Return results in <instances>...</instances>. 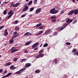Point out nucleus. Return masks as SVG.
Instances as JSON below:
<instances>
[{
  "instance_id": "obj_1",
  "label": "nucleus",
  "mask_w": 78,
  "mask_h": 78,
  "mask_svg": "<svg viewBox=\"0 0 78 78\" xmlns=\"http://www.w3.org/2000/svg\"><path fill=\"white\" fill-rule=\"evenodd\" d=\"M59 12V10H56V9L55 8H53L50 11V12L51 14H57L58 12Z\"/></svg>"
},
{
  "instance_id": "obj_2",
  "label": "nucleus",
  "mask_w": 78,
  "mask_h": 78,
  "mask_svg": "<svg viewBox=\"0 0 78 78\" xmlns=\"http://www.w3.org/2000/svg\"><path fill=\"white\" fill-rule=\"evenodd\" d=\"M14 4V2H12V4L10 5V7H11V6H12V7H14L15 8H16V7H17V6H19V5H20V4H19V3H17L15 4Z\"/></svg>"
},
{
  "instance_id": "obj_3",
  "label": "nucleus",
  "mask_w": 78,
  "mask_h": 78,
  "mask_svg": "<svg viewBox=\"0 0 78 78\" xmlns=\"http://www.w3.org/2000/svg\"><path fill=\"white\" fill-rule=\"evenodd\" d=\"M26 70V68H23L19 70V71H18L16 72V74H20V73H22V72L24 70Z\"/></svg>"
},
{
  "instance_id": "obj_4",
  "label": "nucleus",
  "mask_w": 78,
  "mask_h": 78,
  "mask_svg": "<svg viewBox=\"0 0 78 78\" xmlns=\"http://www.w3.org/2000/svg\"><path fill=\"white\" fill-rule=\"evenodd\" d=\"M44 54L40 53L38 55L36 56V58H39V57L40 58H42V57H44Z\"/></svg>"
},
{
  "instance_id": "obj_5",
  "label": "nucleus",
  "mask_w": 78,
  "mask_h": 78,
  "mask_svg": "<svg viewBox=\"0 0 78 78\" xmlns=\"http://www.w3.org/2000/svg\"><path fill=\"white\" fill-rule=\"evenodd\" d=\"M12 50L11 53H14V52H16V51H18V49H16V48L15 47H13L12 48Z\"/></svg>"
},
{
  "instance_id": "obj_6",
  "label": "nucleus",
  "mask_w": 78,
  "mask_h": 78,
  "mask_svg": "<svg viewBox=\"0 0 78 78\" xmlns=\"http://www.w3.org/2000/svg\"><path fill=\"white\" fill-rule=\"evenodd\" d=\"M51 30L50 29L46 31L43 34V35H45V34H48L50 32H51Z\"/></svg>"
},
{
  "instance_id": "obj_7",
  "label": "nucleus",
  "mask_w": 78,
  "mask_h": 78,
  "mask_svg": "<svg viewBox=\"0 0 78 78\" xmlns=\"http://www.w3.org/2000/svg\"><path fill=\"white\" fill-rule=\"evenodd\" d=\"M66 22L67 23H65L63 25V27L65 28H66V27H67V25L69 24V19H68L66 21Z\"/></svg>"
},
{
  "instance_id": "obj_8",
  "label": "nucleus",
  "mask_w": 78,
  "mask_h": 78,
  "mask_svg": "<svg viewBox=\"0 0 78 78\" xmlns=\"http://www.w3.org/2000/svg\"><path fill=\"white\" fill-rule=\"evenodd\" d=\"M38 44H39V42L36 43L34 44L32 46V49H34V48Z\"/></svg>"
},
{
  "instance_id": "obj_9",
  "label": "nucleus",
  "mask_w": 78,
  "mask_h": 78,
  "mask_svg": "<svg viewBox=\"0 0 78 78\" xmlns=\"http://www.w3.org/2000/svg\"><path fill=\"white\" fill-rule=\"evenodd\" d=\"M24 36H32V34L30 32H27L26 33H25L24 34Z\"/></svg>"
},
{
  "instance_id": "obj_10",
  "label": "nucleus",
  "mask_w": 78,
  "mask_h": 78,
  "mask_svg": "<svg viewBox=\"0 0 78 78\" xmlns=\"http://www.w3.org/2000/svg\"><path fill=\"white\" fill-rule=\"evenodd\" d=\"M28 6H26L24 7V9L22 11L23 12H25V11H28Z\"/></svg>"
},
{
  "instance_id": "obj_11",
  "label": "nucleus",
  "mask_w": 78,
  "mask_h": 78,
  "mask_svg": "<svg viewBox=\"0 0 78 78\" xmlns=\"http://www.w3.org/2000/svg\"><path fill=\"white\" fill-rule=\"evenodd\" d=\"M35 11L36 14H38V13H39V12L41 11V8H40L37 9Z\"/></svg>"
},
{
  "instance_id": "obj_12",
  "label": "nucleus",
  "mask_w": 78,
  "mask_h": 78,
  "mask_svg": "<svg viewBox=\"0 0 78 78\" xmlns=\"http://www.w3.org/2000/svg\"><path fill=\"white\" fill-rule=\"evenodd\" d=\"M44 32V31L43 30H40V31L39 32L36 34V36H38V35H40V34H42Z\"/></svg>"
},
{
  "instance_id": "obj_13",
  "label": "nucleus",
  "mask_w": 78,
  "mask_h": 78,
  "mask_svg": "<svg viewBox=\"0 0 78 78\" xmlns=\"http://www.w3.org/2000/svg\"><path fill=\"white\" fill-rule=\"evenodd\" d=\"M31 66V63H27L25 65V67H30Z\"/></svg>"
},
{
  "instance_id": "obj_14",
  "label": "nucleus",
  "mask_w": 78,
  "mask_h": 78,
  "mask_svg": "<svg viewBox=\"0 0 78 78\" xmlns=\"http://www.w3.org/2000/svg\"><path fill=\"white\" fill-rule=\"evenodd\" d=\"M10 69L11 70H14L15 69H16V67L14 66V65H12L10 67Z\"/></svg>"
},
{
  "instance_id": "obj_15",
  "label": "nucleus",
  "mask_w": 78,
  "mask_h": 78,
  "mask_svg": "<svg viewBox=\"0 0 78 78\" xmlns=\"http://www.w3.org/2000/svg\"><path fill=\"white\" fill-rule=\"evenodd\" d=\"M74 13V14L75 15H76L77 14H78V10H76L75 9L74 10H73Z\"/></svg>"
},
{
  "instance_id": "obj_16",
  "label": "nucleus",
  "mask_w": 78,
  "mask_h": 78,
  "mask_svg": "<svg viewBox=\"0 0 78 78\" xmlns=\"http://www.w3.org/2000/svg\"><path fill=\"white\" fill-rule=\"evenodd\" d=\"M32 42V41H29V42H28L26 43L25 44V45L26 46L28 45H29V44H31V43Z\"/></svg>"
},
{
  "instance_id": "obj_17",
  "label": "nucleus",
  "mask_w": 78,
  "mask_h": 78,
  "mask_svg": "<svg viewBox=\"0 0 78 78\" xmlns=\"http://www.w3.org/2000/svg\"><path fill=\"white\" fill-rule=\"evenodd\" d=\"M73 14H74L73 10L70 11L69 13V15H72Z\"/></svg>"
},
{
  "instance_id": "obj_18",
  "label": "nucleus",
  "mask_w": 78,
  "mask_h": 78,
  "mask_svg": "<svg viewBox=\"0 0 78 78\" xmlns=\"http://www.w3.org/2000/svg\"><path fill=\"white\" fill-rule=\"evenodd\" d=\"M13 39L12 38H11V39L9 41V44H12V43H13V42H14V40H13Z\"/></svg>"
},
{
  "instance_id": "obj_19",
  "label": "nucleus",
  "mask_w": 78,
  "mask_h": 78,
  "mask_svg": "<svg viewBox=\"0 0 78 78\" xmlns=\"http://www.w3.org/2000/svg\"><path fill=\"white\" fill-rule=\"evenodd\" d=\"M12 74V73H8L7 75H5V76H6V77H8V76H9L11 75Z\"/></svg>"
},
{
  "instance_id": "obj_20",
  "label": "nucleus",
  "mask_w": 78,
  "mask_h": 78,
  "mask_svg": "<svg viewBox=\"0 0 78 78\" xmlns=\"http://www.w3.org/2000/svg\"><path fill=\"white\" fill-rule=\"evenodd\" d=\"M11 14H13V12H12V10H11L8 13V15H11Z\"/></svg>"
},
{
  "instance_id": "obj_21",
  "label": "nucleus",
  "mask_w": 78,
  "mask_h": 78,
  "mask_svg": "<svg viewBox=\"0 0 78 78\" xmlns=\"http://www.w3.org/2000/svg\"><path fill=\"white\" fill-rule=\"evenodd\" d=\"M34 9V7H32L30 8V10H29L30 12H31Z\"/></svg>"
},
{
  "instance_id": "obj_22",
  "label": "nucleus",
  "mask_w": 78,
  "mask_h": 78,
  "mask_svg": "<svg viewBox=\"0 0 78 78\" xmlns=\"http://www.w3.org/2000/svg\"><path fill=\"white\" fill-rule=\"evenodd\" d=\"M76 51H77V50L76 49L74 48V49H73L72 51V53H73H73H75V52H76Z\"/></svg>"
},
{
  "instance_id": "obj_23",
  "label": "nucleus",
  "mask_w": 78,
  "mask_h": 78,
  "mask_svg": "<svg viewBox=\"0 0 78 78\" xmlns=\"http://www.w3.org/2000/svg\"><path fill=\"white\" fill-rule=\"evenodd\" d=\"M14 24H17L19 23V21L18 20H16L14 21Z\"/></svg>"
},
{
  "instance_id": "obj_24",
  "label": "nucleus",
  "mask_w": 78,
  "mask_h": 78,
  "mask_svg": "<svg viewBox=\"0 0 78 78\" xmlns=\"http://www.w3.org/2000/svg\"><path fill=\"white\" fill-rule=\"evenodd\" d=\"M6 12H7V9H5V10H4L3 12V14H4V15H6Z\"/></svg>"
},
{
  "instance_id": "obj_25",
  "label": "nucleus",
  "mask_w": 78,
  "mask_h": 78,
  "mask_svg": "<svg viewBox=\"0 0 78 78\" xmlns=\"http://www.w3.org/2000/svg\"><path fill=\"white\" fill-rule=\"evenodd\" d=\"M12 14L9 15L7 18V19H10V18L12 17Z\"/></svg>"
},
{
  "instance_id": "obj_26",
  "label": "nucleus",
  "mask_w": 78,
  "mask_h": 78,
  "mask_svg": "<svg viewBox=\"0 0 78 78\" xmlns=\"http://www.w3.org/2000/svg\"><path fill=\"white\" fill-rule=\"evenodd\" d=\"M26 59L25 58H23L21 60V61H20V62H23L24 61H26Z\"/></svg>"
},
{
  "instance_id": "obj_27",
  "label": "nucleus",
  "mask_w": 78,
  "mask_h": 78,
  "mask_svg": "<svg viewBox=\"0 0 78 78\" xmlns=\"http://www.w3.org/2000/svg\"><path fill=\"white\" fill-rule=\"evenodd\" d=\"M32 2H33V1L32 0L30 1L28 3V6H30V5H31V4H32Z\"/></svg>"
},
{
  "instance_id": "obj_28",
  "label": "nucleus",
  "mask_w": 78,
  "mask_h": 78,
  "mask_svg": "<svg viewBox=\"0 0 78 78\" xmlns=\"http://www.w3.org/2000/svg\"><path fill=\"white\" fill-rule=\"evenodd\" d=\"M48 46V44L47 43H45L43 45L44 47H47Z\"/></svg>"
},
{
  "instance_id": "obj_29",
  "label": "nucleus",
  "mask_w": 78,
  "mask_h": 78,
  "mask_svg": "<svg viewBox=\"0 0 78 78\" xmlns=\"http://www.w3.org/2000/svg\"><path fill=\"white\" fill-rule=\"evenodd\" d=\"M15 29L16 31H18L19 30V27H15Z\"/></svg>"
},
{
  "instance_id": "obj_30",
  "label": "nucleus",
  "mask_w": 78,
  "mask_h": 78,
  "mask_svg": "<svg viewBox=\"0 0 78 78\" xmlns=\"http://www.w3.org/2000/svg\"><path fill=\"white\" fill-rule=\"evenodd\" d=\"M34 5H36L37 4V0H34Z\"/></svg>"
},
{
  "instance_id": "obj_31",
  "label": "nucleus",
  "mask_w": 78,
  "mask_h": 78,
  "mask_svg": "<svg viewBox=\"0 0 78 78\" xmlns=\"http://www.w3.org/2000/svg\"><path fill=\"white\" fill-rule=\"evenodd\" d=\"M35 73H40V71L38 70H37L35 71Z\"/></svg>"
},
{
  "instance_id": "obj_32",
  "label": "nucleus",
  "mask_w": 78,
  "mask_h": 78,
  "mask_svg": "<svg viewBox=\"0 0 78 78\" xmlns=\"http://www.w3.org/2000/svg\"><path fill=\"white\" fill-rule=\"evenodd\" d=\"M73 21V20H70V19H69V23H70L72 22Z\"/></svg>"
},
{
  "instance_id": "obj_33",
  "label": "nucleus",
  "mask_w": 78,
  "mask_h": 78,
  "mask_svg": "<svg viewBox=\"0 0 78 78\" xmlns=\"http://www.w3.org/2000/svg\"><path fill=\"white\" fill-rule=\"evenodd\" d=\"M55 18H56V17L55 16H52L51 18V19H55Z\"/></svg>"
},
{
  "instance_id": "obj_34",
  "label": "nucleus",
  "mask_w": 78,
  "mask_h": 78,
  "mask_svg": "<svg viewBox=\"0 0 78 78\" xmlns=\"http://www.w3.org/2000/svg\"><path fill=\"white\" fill-rule=\"evenodd\" d=\"M43 51L44 50H43V49H41L40 51H39V53H42Z\"/></svg>"
},
{
  "instance_id": "obj_35",
  "label": "nucleus",
  "mask_w": 78,
  "mask_h": 78,
  "mask_svg": "<svg viewBox=\"0 0 78 78\" xmlns=\"http://www.w3.org/2000/svg\"><path fill=\"white\" fill-rule=\"evenodd\" d=\"M27 13L23 15H22L21 16V17H25V16H27Z\"/></svg>"
},
{
  "instance_id": "obj_36",
  "label": "nucleus",
  "mask_w": 78,
  "mask_h": 78,
  "mask_svg": "<svg viewBox=\"0 0 78 78\" xmlns=\"http://www.w3.org/2000/svg\"><path fill=\"white\" fill-rule=\"evenodd\" d=\"M52 22H53V23L56 22V20L54 19L52 20Z\"/></svg>"
},
{
  "instance_id": "obj_37",
  "label": "nucleus",
  "mask_w": 78,
  "mask_h": 78,
  "mask_svg": "<svg viewBox=\"0 0 78 78\" xmlns=\"http://www.w3.org/2000/svg\"><path fill=\"white\" fill-rule=\"evenodd\" d=\"M11 63L9 62L7 63V64H6V66H9L11 65Z\"/></svg>"
},
{
  "instance_id": "obj_38",
  "label": "nucleus",
  "mask_w": 78,
  "mask_h": 78,
  "mask_svg": "<svg viewBox=\"0 0 78 78\" xmlns=\"http://www.w3.org/2000/svg\"><path fill=\"white\" fill-rule=\"evenodd\" d=\"M73 55H77L78 56V52L77 51V52H75L74 53Z\"/></svg>"
},
{
  "instance_id": "obj_39",
  "label": "nucleus",
  "mask_w": 78,
  "mask_h": 78,
  "mask_svg": "<svg viewBox=\"0 0 78 78\" xmlns=\"http://www.w3.org/2000/svg\"><path fill=\"white\" fill-rule=\"evenodd\" d=\"M16 37H17L16 35H15L14 36H13L12 38V39H14V38H16Z\"/></svg>"
},
{
  "instance_id": "obj_40",
  "label": "nucleus",
  "mask_w": 78,
  "mask_h": 78,
  "mask_svg": "<svg viewBox=\"0 0 78 78\" xmlns=\"http://www.w3.org/2000/svg\"><path fill=\"white\" fill-rule=\"evenodd\" d=\"M43 28H44V27L41 26L39 27V29H40V30H42Z\"/></svg>"
},
{
  "instance_id": "obj_41",
  "label": "nucleus",
  "mask_w": 78,
  "mask_h": 78,
  "mask_svg": "<svg viewBox=\"0 0 78 78\" xmlns=\"http://www.w3.org/2000/svg\"><path fill=\"white\" fill-rule=\"evenodd\" d=\"M55 64H57L58 63V60L57 59H55Z\"/></svg>"
},
{
  "instance_id": "obj_42",
  "label": "nucleus",
  "mask_w": 78,
  "mask_h": 78,
  "mask_svg": "<svg viewBox=\"0 0 78 78\" xmlns=\"http://www.w3.org/2000/svg\"><path fill=\"white\" fill-rule=\"evenodd\" d=\"M64 27L63 26H62L60 28V29L61 30H63V29H64Z\"/></svg>"
},
{
  "instance_id": "obj_43",
  "label": "nucleus",
  "mask_w": 78,
  "mask_h": 78,
  "mask_svg": "<svg viewBox=\"0 0 78 78\" xmlns=\"http://www.w3.org/2000/svg\"><path fill=\"white\" fill-rule=\"evenodd\" d=\"M4 28V26H2L0 27V30H2V29L3 28Z\"/></svg>"
},
{
  "instance_id": "obj_44",
  "label": "nucleus",
  "mask_w": 78,
  "mask_h": 78,
  "mask_svg": "<svg viewBox=\"0 0 78 78\" xmlns=\"http://www.w3.org/2000/svg\"><path fill=\"white\" fill-rule=\"evenodd\" d=\"M4 34L5 36H7L8 34V32H5Z\"/></svg>"
},
{
  "instance_id": "obj_45",
  "label": "nucleus",
  "mask_w": 78,
  "mask_h": 78,
  "mask_svg": "<svg viewBox=\"0 0 78 78\" xmlns=\"http://www.w3.org/2000/svg\"><path fill=\"white\" fill-rule=\"evenodd\" d=\"M17 31H15L14 32L13 34V35H16V34H17Z\"/></svg>"
},
{
  "instance_id": "obj_46",
  "label": "nucleus",
  "mask_w": 78,
  "mask_h": 78,
  "mask_svg": "<svg viewBox=\"0 0 78 78\" xmlns=\"http://www.w3.org/2000/svg\"><path fill=\"white\" fill-rule=\"evenodd\" d=\"M76 22H77V20H76L74 22H73V23H75Z\"/></svg>"
},
{
  "instance_id": "obj_47",
  "label": "nucleus",
  "mask_w": 78,
  "mask_h": 78,
  "mask_svg": "<svg viewBox=\"0 0 78 78\" xmlns=\"http://www.w3.org/2000/svg\"><path fill=\"white\" fill-rule=\"evenodd\" d=\"M40 26H39V24H37V25H36V28H38V27H39Z\"/></svg>"
},
{
  "instance_id": "obj_48",
  "label": "nucleus",
  "mask_w": 78,
  "mask_h": 78,
  "mask_svg": "<svg viewBox=\"0 0 78 78\" xmlns=\"http://www.w3.org/2000/svg\"><path fill=\"white\" fill-rule=\"evenodd\" d=\"M15 35H16V37H18V36H19V35H20V34H19V33H18V34Z\"/></svg>"
},
{
  "instance_id": "obj_49",
  "label": "nucleus",
  "mask_w": 78,
  "mask_h": 78,
  "mask_svg": "<svg viewBox=\"0 0 78 78\" xmlns=\"http://www.w3.org/2000/svg\"><path fill=\"white\" fill-rule=\"evenodd\" d=\"M3 72V69H0V73H2Z\"/></svg>"
},
{
  "instance_id": "obj_50",
  "label": "nucleus",
  "mask_w": 78,
  "mask_h": 78,
  "mask_svg": "<svg viewBox=\"0 0 78 78\" xmlns=\"http://www.w3.org/2000/svg\"><path fill=\"white\" fill-rule=\"evenodd\" d=\"M8 32V29H6L5 30V33Z\"/></svg>"
},
{
  "instance_id": "obj_51",
  "label": "nucleus",
  "mask_w": 78,
  "mask_h": 78,
  "mask_svg": "<svg viewBox=\"0 0 78 78\" xmlns=\"http://www.w3.org/2000/svg\"><path fill=\"white\" fill-rule=\"evenodd\" d=\"M37 49H38V48H35L34 49V50H35V51H36L37 50Z\"/></svg>"
},
{
  "instance_id": "obj_52",
  "label": "nucleus",
  "mask_w": 78,
  "mask_h": 78,
  "mask_svg": "<svg viewBox=\"0 0 78 78\" xmlns=\"http://www.w3.org/2000/svg\"><path fill=\"white\" fill-rule=\"evenodd\" d=\"M64 11H63V12H61L60 14H62L64 13Z\"/></svg>"
},
{
  "instance_id": "obj_53",
  "label": "nucleus",
  "mask_w": 78,
  "mask_h": 78,
  "mask_svg": "<svg viewBox=\"0 0 78 78\" xmlns=\"http://www.w3.org/2000/svg\"><path fill=\"white\" fill-rule=\"evenodd\" d=\"M17 60V58H15L14 60V61H16Z\"/></svg>"
},
{
  "instance_id": "obj_54",
  "label": "nucleus",
  "mask_w": 78,
  "mask_h": 78,
  "mask_svg": "<svg viewBox=\"0 0 78 78\" xmlns=\"http://www.w3.org/2000/svg\"><path fill=\"white\" fill-rule=\"evenodd\" d=\"M24 53H28V51L27 50L25 51H24Z\"/></svg>"
},
{
  "instance_id": "obj_55",
  "label": "nucleus",
  "mask_w": 78,
  "mask_h": 78,
  "mask_svg": "<svg viewBox=\"0 0 78 78\" xmlns=\"http://www.w3.org/2000/svg\"><path fill=\"white\" fill-rule=\"evenodd\" d=\"M3 3H4V4H7L8 2H3Z\"/></svg>"
},
{
  "instance_id": "obj_56",
  "label": "nucleus",
  "mask_w": 78,
  "mask_h": 78,
  "mask_svg": "<svg viewBox=\"0 0 78 78\" xmlns=\"http://www.w3.org/2000/svg\"><path fill=\"white\" fill-rule=\"evenodd\" d=\"M1 6L2 7H3V4H2L1 5Z\"/></svg>"
},
{
  "instance_id": "obj_57",
  "label": "nucleus",
  "mask_w": 78,
  "mask_h": 78,
  "mask_svg": "<svg viewBox=\"0 0 78 78\" xmlns=\"http://www.w3.org/2000/svg\"><path fill=\"white\" fill-rule=\"evenodd\" d=\"M72 1H73V3H75V0H71Z\"/></svg>"
},
{
  "instance_id": "obj_58",
  "label": "nucleus",
  "mask_w": 78,
  "mask_h": 78,
  "mask_svg": "<svg viewBox=\"0 0 78 78\" xmlns=\"http://www.w3.org/2000/svg\"><path fill=\"white\" fill-rule=\"evenodd\" d=\"M7 72V70H5L4 71V74H5V73H6Z\"/></svg>"
},
{
  "instance_id": "obj_59",
  "label": "nucleus",
  "mask_w": 78,
  "mask_h": 78,
  "mask_svg": "<svg viewBox=\"0 0 78 78\" xmlns=\"http://www.w3.org/2000/svg\"><path fill=\"white\" fill-rule=\"evenodd\" d=\"M38 25H39V26H41V25H42V24L41 23H40Z\"/></svg>"
},
{
  "instance_id": "obj_60",
  "label": "nucleus",
  "mask_w": 78,
  "mask_h": 78,
  "mask_svg": "<svg viewBox=\"0 0 78 78\" xmlns=\"http://www.w3.org/2000/svg\"><path fill=\"white\" fill-rule=\"evenodd\" d=\"M42 45H43L42 43H41V45L40 46V47H41L42 46Z\"/></svg>"
},
{
  "instance_id": "obj_61",
  "label": "nucleus",
  "mask_w": 78,
  "mask_h": 78,
  "mask_svg": "<svg viewBox=\"0 0 78 78\" xmlns=\"http://www.w3.org/2000/svg\"><path fill=\"white\" fill-rule=\"evenodd\" d=\"M72 47V46H69V48H71Z\"/></svg>"
},
{
  "instance_id": "obj_62",
  "label": "nucleus",
  "mask_w": 78,
  "mask_h": 78,
  "mask_svg": "<svg viewBox=\"0 0 78 78\" xmlns=\"http://www.w3.org/2000/svg\"><path fill=\"white\" fill-rule=\"evenodd\" d=\"M2 18L1 17H0V22H1L2 21Z\"/></svg>"
},
{
  "instance_id": "obj_63",
  "label": "nucleus",
  "mask_w": 78,
  "mask_h": 78,
  "mask_svg": "<svg viewBox=\"0 0 78 78\" xmlns=\"http://www.w3.org/2000/svg\"><path fill=\"white\" fill-rule=\"evenodd\" d=\"M66 45H69V42L66 43Z\"/></svg>"
},
{
  "instance_id": "obj_64",
  "label": "nucleus",
  "mask_w": 78,
  "mask_h": 78,
  "mask_svg": "<svg viewBox=\"0 0 78 78\" xmlns=\"http://www.w3.org/2000/svg\"><path fill=\"white\" fill-rule=\"evenodd\" d=\"M71 44L70 43H69V45H70Z\"/></svg>"
}]
</instances>
